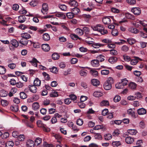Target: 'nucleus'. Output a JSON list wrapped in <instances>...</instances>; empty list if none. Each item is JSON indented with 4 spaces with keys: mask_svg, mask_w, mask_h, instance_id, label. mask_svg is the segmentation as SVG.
Instances as JSON below:
<instances>
[{
    "mask_svg": "<svg viewBox=\"0 0 147 147\" xmlns=\"http://www.w3.org/2000/svg\"><path fill=\"white\" fill-rule=\"evenodd\" d=\"M92 28L94 31H97L102 34H106L108 33L107 31L105 29L102 25L100 24L93 26H92Z\"/></svg>",
    "mask_w": 147,
    "mask_h": 147,
    "instance_id": "f257e3e1",
    "label": "nucleus"
},
{
    "mask_svg": "<svg viewBox=\"0 0 147 147\" xmlns=\"http://www.w3.org/2000/svg\"><path fill=\"white\" fill-rule=\"evenodd\" d=\"M113 82V79L111 78H109L104 83V88L106 90H110L111 88V84Z\"/></svg>",
    "mask_w": 147,
    "mask_h": 147,
    "instance_id": "f03ea898",
    "label": "nucleus"
},
{
    "mask_svg": "<svg viewBox=\"0 0 147 147\" xmlns=\"http://www.w3.org/2000/svg\"><path fill=\"white\" fill-rule=\"evenodd\" d=\"M80 68H82L79 71V74L82 77H86L88 75V71L87 70L85 69V68H88V67H80Z\"/></svg>",
    "mask_w": 147,
    "mask_h": 147,
    "instance_id": "7ed1b4c3",
    "label": "nucleus"
},
{
    "mask_svg": "<svg viewBox=\"0 0 147 147\" xmlns=\"http://www.w3.org/2000/svg\"><path fill=\"white\" fill-rule=\"evenodd\" d=\"M131 11L136 16L139 15L141 13L140 9L139 7H133L131 9Z\"/></svg>",
    "mask_w": 147,
    "mask_h": 147,
    "instance_id": "20e7f679",
    "label": "nucleus"
},
{
    "mask_svg": "<svg viewBox=\"0 0 147 147\" xmlns=\"http://www.w3.org/2000/svg\"><path fill=\"white\" fill-rule=\"evenodd\" d=\"M42 8L41 10V11L43 14H45L48 10V5L47 3H44L42 4Z\"/></svg>",
    "mask_w": 147,
    "mask_h": 147,
    "instance_id": "39448f33",
    "label": "nucleus"
},
{
    "mask_svg": "<svg viewBox=\"0 0 147 147\" xmlns=\"http://www.w3.org/2000/svg\"><path fill=\"white\" fill-rule=\"evenodd\" d=\"M12 45L13 46H11L10 47V49H11L13 47L15 48L18 47L19 45L18 42L15 39L12 40L10 41Z\"/></svg>",
    "mask_w": 147,
    "mask_h": 147,
    "instance_id": "423d86ee",
    "label": "nucleus"
},
{
    "mask_svg": "<svg viewBox=\"0 0 147 147\" xmlns=\"http://www.w3.org/2000/svg\"><path fill=\"white\" fill-rule=\"evenodd\" d=\"M36 86L33 85H29L28 88L30 91L33 93H35L37 91V88L36 87Z\"/></svg>",
    "mask_w": 147,
    "mask_h": 147,
    "instance_id": "0eeeda50",
    "label": "nucleus"
},
{
    "mask_svg": "<svg viewBox=\"0 0 147 147\" xmlns=\"http://www.w3.org/2000/svg\"><path fill=\"white\" fill-rule=\"evenodd\" d=\"M41 47L42 49L45 51L47 52L50 50V47L48 44H43Z\"/></svg>",
    "mask_w": 147,
    "mask_h": 147,
    "instance_id": "6e6552de",
    "label": "nucleus"
},
{
    "mask_svg": "<svg viewBox=\"0 0 147 147\" xmlns=\"http://www.w3.org/2000/svg\"><path fill=\"white\" fill-rule=\"evenodd\" d=\"M29 62L32 65L36 67H37V63H40L39 61L35 58H33Z\"/></svg>",
    "mask_w": 147,
    "mask_h": 147,
    "instance_id": "1a4fd4ad",
    "label": "nucleus"
},
{
    "mask_svg": "<svg viewBox=\"0 0 147 147\" xmlns=\"http://www.w3.org/2000/svg\"><path fill=\"white\" fill-rule=\"evenodd\" d=\"M26 145L27 147H34V144L33 141L29 140L27 141Z\"/></svg>",
    "mask_w": 147,
    "mask_h": 147,
    "instance_id": "9d476101",
    "label": "nucleus"
},
{
    "mask_svg": "<svg viewBox=\"0 0 147 147\" xmlns=\"http://www.w3.org/2000/svg\"><path fill=\"white\" fill-rule=\"evenodd\" d=\"M137 113L139 115H144L146 113V111L145 109L141 108L137 110Z\"/></svg>",
    "mask_w": 147,
    "mask_h": 147,
    "instance_id": "9b49d317",
    "label": "nucleus"
},
{
    "mask_svg": "<svg viewBox=\"0 0 147 147\" xmlns=\"http://www.w3.org/2000/svg\"><path fill=\"white\" fill-rule=\"evenodd\" d=\"M69 5L71 7H76L78 5L77 2L75 0L69 1L68 2Z\"/></svg>",
    "mask_w": 147,
    "mask_h": 147,
    "instance_id": "f8f14e48",
    "label": "nucleus"
},
{
    "mask_svg": "<svg viewBox=\"0 0 147 147\" xmlns=\"http://www.w3.org/2000/svg\"><path fill=\"white\" fill-rule=\"evenodd\" d=\"M92 65L94 67H97L99 65L98 60L97 59H94L92 60L91 62Z\"/></svg>",
    "mask_w": 147,
    "mask_h": 147,
    "instance_id": "ddd939ff",
    "label": "nucleus"
},
{
    "mask_svg": "<svg viewBox=\"0 0 147 147\" xmlns=\"http://www.w3.org/2000/svg\"><path fill=\"white\" fill-rule=\"evenodd\" d=\"M117 60V58L115 57H110L109 59V62L111 63L114 64L116 62Z\"/></svg>",
    "mask_w": 147,
    "mask_h": 147,
    "instance_id": "4468645a",
    "label": "nucleus"
},
{
    "mask_svg": "<svg viewBox=\"0 0 147 147\" xmlns=\"http://www.w3.org/2000/svg\"><path fill=\"white\" fill-rule=\"evenodd\" d=\"M17 89L16 87L12 88L9 92L8 95L9 97L13 96V94H15L17 91Z\"/></svg>",
    "mask_w": 147,
    "mask_h": 147,
    "instance_id": "2eb2a0df",
    "label": "nucleus"
},
{
    "mask_svg": "<svg viewBox=\"0 0 147 147\" xmlns=\"http://www.w3.org/2000/svg\"><path fill=\"white\" fill-rule=\"evenodd\" d=\"M102 22L105 24H110L111 20L108 17H104L102 19Z\"/></svg>",
    "mask_w": 147,
    "mask_h": 147,
    "instance_id": "dca6fc26",
    "label": "nucleus"
},
{
    "mask_svg": "<svg viewBox=\"0 0 147 147\" xmlns=\"http://www.w3.org/2000/svg\"><path fill=\"white\" fill-rule=\"evenodd\" d=\"M90 73L92 76L94 77L97 76L98 75L97 71L94 69H91L90 71Z\"/></svg>",
    "mask_w": 147,
    "mask_h": 147,
    "instance_id": "f3484780",
    "label": "nucleus"
},
{
    "mask_svg": "<svg viewBox=\"0 0 147 147\" xmlns=\"http://www.w3.org/2000/svg\"><path fill=\"white\" fill-rule=\"evenodd\" d=\"M134 141V138L130 137H127L125 138V141L128 144H131Z\"/></svg>",
    "mask_w": 147,
    "mask_h": 147,
    "instance_id": "a211bd4d",
    "label": "nucleus"
},
{
    "mask_svg": "<svg viewBox=\"0 0 147 147\" xmlns=\"http://www.w3.org/2000/svg\"><path fill=\"white\" fill-rule=\"evenodd\" d=\"M28 41L27 39L22 38L20 40L19 42L23 45H26L27 44Z\"/></svg>",
    "mask_w": 147,
    "mask_h": 147,
    "instance_id": "6ab92c4d",
    "label": "nucleus"
},
{
    "mask_svg": "<svg viewBox=\"0 0 147 147\" xmlns=\"http://www.w3.org/2000/svg\"><path fill=\"white\" fill-rule=\"evenodd\" d=\"M92 84L94 86H97L100 84L99 81L97 79H93L91 81Z\"/></svg>",
    "mask_w": 147,
    "mask_h": 147,
    "instance_id": "aec40b11",
    "label": "nucleus"
},
{
    "mask_svg": "<svg viewBox=\"0 0 147 147\" xmlns=\"http://www.w3.org/2000/svg\"><path fill=\"white\" fill-rule=\"evenodd\" d=\"M111 12L115 14H118L121 11V10L114 7H111Z\"/></svg>",
    "mask_w": 147,
    "mask_h": 147,
    "instance_id": "412c9836",
    "label": "nucleus"
},
{
    "mask_svg": "<svg viewBox=\"0 0 147 147\" xmlns=\"http://www.w3.org/2000/svg\"><path fill=\"white\" fill-rule=\"evenodd\" d=\"M55 16L61 19H65L66 18L65 15L63 13L61 12H57L55 14Z\"/></svg>",
    "mask_w": 147,
    "mask_h": 147,
    "instance_id": "4be33fe9",
    "label": "nucleus"
},
{
    "mask_svg": "<svg viewBox=\"0 0 147 147\" xmlns=\"http://www.w3.org/2000/svg\"><path fill=\"white\" fill-rule=\"evenodd\" d=\"M41 84V81L38 78H36L34 80V84L37 86H40Z\"/></svg>",
    "mask_w": 147,
    "mask_h": 147,
    "instance_id": "5701e85b",
    "label": "nucleus"
},
{
    "mask_svg": "<svg viewBox=\"0 0 147 147\" xmlns=\"http://www.w3.org/2000/svg\"><path fill=\"white\" fill-rule=\"evenodd\" d=\"M18 22L20 23L24 22L26 20L25 17L24 16H20L18 17Z\"/></svg>",
    "mask_w": 147,
    "mask_h": 147,
    "instance_id": "b1692460",
    "label": "nucleus"
},
{
    "mask_svg": "<svg viewBox=\"0 0 147 147\" xmlns=\"http://www.w3.org/2000/svg\"><path fill=\"white\" fill-rule=\"evenodd\" d=\"M103 95V93L100 91H95L93 93L94 96L96 97H99L102 96Z\"/></svg>",
    "mask_w": 147,
    "mask_h": 147,
    "instance_id": "393cba45",
    "label": "nucleus"
},
{
    "mask_svg": "<svg viewBox=\"0 0 147 147\" xmlns=\"http://www.w3.org/2000/svg\"><path fill=\"white\" fill-rule=\"evenodd\" d=\"M39 105L37 102H34L32 105L33 109L35 111L37 110L39 108Z\"/></svg>",
    "mask_w": 147,
    "mask_h": 147,
    "instance_id": "a878e982",
    "label": "nucleus"
},
{
    "mask_svg": "<svg viewBox=\"0 0 147 147\" xmlns=\"http://www.w3.org/2000/svg\"><path fill=\"white\" fill-rule=\"evenodd\" d=\"M21 36L22 38L27 39H29L31 37L29 33L27 32L22 33L21 34Z\"/></svg>",
    "mask_w": 147,
    "mask_h": 147,
    "instance_id": "bb28decb",
    "label": "nucleus"
},
{
    "mask_svg": "<svg viewBox=\"0 0 147 147\" xmlns=\"http://www.w3.org/2000/svg\"><path fill=\"white\" fill-rule=\"evenodd\" d=\"M71 10V12L74 15H77L80 11L79 9L76 7H75L72 8Z\"/></svg>",
    "mask_w": 147,
    "mask_h": 147,
    "instance_id": "cd10ccee",
    "label": "nucleus"
},
{
    "mask_svg": "<svg viewBox=\"0 0 147 147\" xmlns=\"http://www.w3.org/2000/svg\"><path fill=\"white\" fill-rule=\"evenodd\" d=\"M75 32L79 36H81L84 34L83 30L80 28H77L75 30Z\"/></svg>",
    "mask_w": 147,
    "mask_h": 147,
    "instance_id": "c85d7f7f",
    "label": "nucleus"
},
{
    "mask_svg": "<svg viewBox=\"0 0 147 147\" xmlns=\"http://www.w3.org/2000/svg\"><path fill=\"white\" fill-rule=\"evenodd\" d=\"M127 41L129 44L132 45L134 44L136 42V40L132 38H130L127 39Z\"/></svg>",
    "mask_w": 147,
    "mask_h": 147,
    "instance_id": "c756f323",
    "label": "nucleus"
},
{
    "mask_svg": "<svg viewBox=\"0 0 147 147\" xmlns=\"http://www.w3.org/2000/svg\"><path fill=\"white\" fill-rule=\"evenodd\" d=\"M100 105L102 106H107L109 105V102L108 100H103L100 103Z\"/></svg>",
    "mask_w": 147,
    "mask_h": 147,
    "instance_id": "7c9ffc66",
    "label": "nucleus"
},
{
    "mask_svg": "<svg viewBox=\"0 0 147 147\" xmlns=\"http://www.w3.org/2000/svg\"><path fill=\"white\" fill-rule=\"evenodd\" d=\"M103 45L99 43H95L94 42L92 46L95 48H98L101 47H102Z\"/></svg>",
    "mask_w": 147,
    "mask_h": 147,
    "instance_id": "2f4dec72",
    "label": "nucleus"
},
{
    "mask_svg": "<svg viewBox=\"0 0 147 147\" xmlns=\"http://www.w3.org/2000/svg\"><path fill=\"white\" fill-rule=\"evenodd\" d=\"M14 144L13 141H9L6 142L5 147H13Z\"/></svg>",
    "mask_w": 147,
    "mask_h": 147,
    "instance_id": "473e14b6",
    "label": "nucleus"
},
{
    "mask_svg": "<svg viewBox=\"0 0 147 147\" xmlns=\"http://www.w3.org/2000/svg\"><path fill=\"white\" fill-rule=\"evenodd\" d=\"M25 123L26 126L31 128H32L34 127L32 123L30 122L25 120Z\"/></svg>",
    "mask_w": 147,
    "mask_h": 147,
    "instance_id": "72a5a7b5",
    "label": "nucleus"
},
{
    "mask_svg": "<svg viewBox=\"0 0 147 147\" xmlns=\"http://www.w3.org/2000/svg\"><path fill=\"white\" fill-rule=\"evenodd\" d=\"M126 17L128 19H131L134 20L135 19L134 16L129 13H125Z\"/></svg>",
    "mask_w": 147,
    "mask_h": 147,
    "instance_id": "f704fd0d",
    "label": "nucleus"
},
{
    "mask_svg": "<svg viewBox=\"0 0 147 147\" xmlns=\"http://www.w3.org/2000/svg\"><path fill=\"white\" fill-rule=\"evenodd\" d=\"M105 140H109L112 138V135L111 134H108L104 135Z\"/></svg>",
    "mask_w": 147,
    "mask_h": 147,
    "instance_id": "c9c22d12",
    "label": "nucleus"
},
{
    "mask_svg": "<svg viewBox=\"0 0 147 147\" xmlns=\"http://www.w3.org/2000/svg\"><path fill=\"white\" fill-rule=\"evenodd\" d=\"M43 40L45 41H48L50 39V37L49 35L47 33L44 34L43 36Z\"/></svg>",
    "mask_w": 147,
    "mask_h": 147,
    "instance_id": "e433bc0d",
    "label": "nucleus"
},
{
    "mask_svg": "<svg viewBox=\"0 0 147 147\" xmlns=\"http://www.w3.org/2000/svg\"><path fill=\"white\" fill-rule=\"evenodd\" d=\"M129 30L131 32L134 34H137L139 32L137 28L133 27L129 28Z\"/></svg>",
    "mask_w": 147,
    "mask_h": 147,
    "instance_id": "4c0bfd02",
    "label": "nucleus"
},
{
    "mask_svg": "<svg viewBox=\"0 0 147 147\" xmlns=\"http://www.w3.org/2000/svg\"><path fill=\"white\" fill-rule=\"evenodd\" d=\"M10 109L12 111L16 112L18 110V107L17 105H15L11 107Z\"/></svg>",
    "mask_w": 147,
    "mask_h": 147,
    "instance_id": "58836bf2",
    "label": "nucleus"
},
{
    "mask_svg": "<svg viewBox=\"0 0 147 147\" xmlns=\"http://www.w3.org/2000/svg\"><path fill=\"white\" fill-rule=\"evenodd\" d=\"M7 92L4 90H2L0 91V96L1 97H4L7 96Z\"/></svg>",
    "mask_w": 147,
    "mask_h": 147,
    "instance_id": "ea45409f",
    "label": "nucleus"
},
{
    "mask_svg": "<svg viewBox=\"0 0 147 147\" xmlns=\"http://www.w3.org/2000/svg\"><path fill=\"white\" fill-rule=\"evenodd\" d=\"M31 42V44H33V47L35 48H38L40 47V44L38 42H32L31 41H30Z\"/></svg>",
    "mask_w": 147,
    "mask_h": 147,
    "instance_id": "a19ab883",
    "label": "nucleus"
},
{
    "mask_svg": "<svg viewBox=\"0 0 147 147\" xmlns=\"http://www.w3.org/2000/svg\"><path fill=\"white\" fill-rule=\"evenodd\" d=\"M6 71V69L3 66H0V74H3L5 73Z\"/></svg>",
    "mask_w": 147,
    "mask_h": 147,
    "instance_id": "79ce46f5",
    "label": "nucleus"
},
{
    "mask_svg": "<svg viewBox=\"0 0 147 147\" xmlns=\"http://www.w3.org/2000/svg\"><path fill=\"white\" fill-rule=\"evenodd\" d=\"M52 56V59L54 60L58 59L60 57L59 55L56 53L53 54Z\"/></svg>",
    "mask_w": 147,
    "mask_h": 147,
    "instance_id": "37998d69",
    "label": "nucleus"
},
{
    "mask_svg": "<svg viewBox=\"0 0 147 147\" xmlns=\"http://www.w3.org/2000/svg\"><path fill=\"white\" fill-rule=\"evenodd\" d=\"M42 142V139L41 138L38 137L36 138L35 140V143L36 145L37 146L39 145Z\"/></svg>",
    "mask_w": 147,
    "mask_h": 147,
    "instance_id": "c03bdc74",
    "label": "nucleus"
},
{
    "mask_svg": "<svg viewBox=\"0 0 147 147\" xmlns=\"http://www.w3.org/2000/svg\"><path fill=\"white\" fill-rule=\"evenodd\" d=\"M82 29L83 32V33H84L86 34H88L90 32L89 28L86 26L84 27Z\"/></svg>",
    "mask_w": 147,
    "mask_h": 147,
    "instance_id": "a18cd8bd",
    "label": "nucleus"
},
{
    "mask_svg": "<svg viewBox=\"0 0 147 147\" xmlns=\"http://www.w3.org/2000/svg\"><path fill=\"white\" fill-rule=\"evenodd\" d=\"M113 100L114 102H117L121 100V97L119 95H116L113 98Z\"/></svg>",
    "mask_w": 147,
    "mask_h": 147,
    "instance_id": "49530a36",
    "label": "nucleus"
},
{
    "mask_svg": "<svg viewBox=\"0 0 147 147\" xmlns=\"http://www.w3.org/2000/svg\"><path fill=\"white\" fill-rule=\"evenodd\" d=\"M109 70L108 69H103L101 71V74L104 75H108L109 73Z\"/></svg>",
    "mask_w": 147,
    "mask_h": 147,
    "instance_id": "de8ad7c7",
    "label": "nucleus"
},
{
    "mask_svg": "<svg viewBox=\"0 0 147 147\" xmlns=\"http://www.w3.org/2000/svg\"><path fill=\"white\" fill-rule=\"evenodd\" d=\"M51 72L53 73H57L58 71L57 68L55 67H53L51 68H49Z\"/></svg>",
    "mask_w": 147,
    "mask_h": 147,
    "instance_id": "09e8293b",
    "label": "nucleus"
},
{
    "mask_svg": "<svg viewBox=\"0 0 147 147\" xmlns=\"http://www.w3.org/2000/svg\"><path fill=\"white\" fill-rule=\"evenodd\" d=\"M54 136L56 139L57 140V141L59 142H60V140L61 139V136L59 134H56L54 135Z\"/></svg>",
    "mask_w": 147,
    "mask_h": 147,
    "instance_id": "8fccbe9b",
    "label": "nucleus"
},
{
    "mask_svg": "<svg viewBox=\"0 0 147 147\" xmlns=\"http://www.w3.org/2000/svg\"><path fill=\"white\" fill-rule=\"evenodd\" d=\"M66 15L67 17L69 19L72 18L74 16V15L72 12L67 13Z\"/></svg>",
    "mask_w": 147,
    "mask_h": 147,
    "instance_id": "3c124183",
    "label": "nucleus"
},
{
    "mask_svg": "<svg viewBox=\"0 0 147 147\" xmlns=\"http://www.w3.org/2000/svg\"><path fill=\"white\" fill-rule=\"evenodd\" d=\"M70 37L71 38L74 40H76L80 38L77 35L75 34H71L70 35Z\"/></svg>",
    "mask_w": 147,
    "mask_h": 147,
    "instance_id": "603ef678",
    "label": "nucleus"
},
{
    "mask_svg": "<svg viewBox=\"0 0 147 147\" xmlns=\"http://www.w3.org/2000/svg\"><path fill=\"white\" fill-rule=\"evenodd\" d=\"M128 133L131 135H135L137 133L136 130L134 129H130L128 130Z\"/></svg>",
    "mask_w": 147,
    "mask_h": 147,
    "instance_id": "864d4df0",
    "label": "nucleus"
},
{
    "mask_svg": "<svg viewBox=\"0 0 147 147\" xmlns=\"http://www.w3.org/2000/svg\"><path fill=\"white\" fill-rule=\"evenodd\" d=\"M42 75L45 78V80H49L50 79V77L49 75L45 72H44L42 73Z\"/></svg>",
    "mask_w": 147,
    "mask_h": 147,
    "instance_id": "5fc2aeb1",
    "label": "nucleus"
},
{
    "mask_svg": "<svg viewBox=\"0 0 147 147\" xmlns=\"http://www.w3.org/2000/svg\"><path fill=\"white\" fill-rule=\"evenodd\" d=\"M129 87L131 89H135L136 88V84L132 82L129 84Z\"/></svg>",
    "mask_w": 147,
    "mask_h": 147,
    "instance_id": "6e6d98bb",
    "label": "nucleus"
},
{
    "mask_svg": "<svg viewBox=\"0 0 147 147\" xmlns=\"http://www.w3.org/2000/svg\"><path fill=\"white\" fill-rule=\"evenodd\" d=\"M104 58V57L102 55H100L97 57V60H98L99 62V61L102 62L104 61L105 60Z\"/></svg>",
    "mask_w": 147,
    "mask_h": 147,
    "instance_id": "4d7b16f0",
    "label": "nucleus"
},
{
    "mask_svg": "<svg viewBox=\"0 0 147 147\" xmlns=\"http://www.w3.org/2000/svg\"><path fill=\"white\" fill-rule=\"evenodd\" d=\"M121 50L124 52H126L129 50V48L128 46L124 45L122 47Z\"/></svg>",
    "mask_w": 147,
    "mask_h": 147,
    "instance_id": "13d9d810",
    "label": "nucleus"
},
{
    "mask_svg": "<svg viewBox=\"0 0 147 147\" xmlns=\"http://www.w3.org/2000/svg\"><path fill=\"white\" fill-rule=\"evenodd\" d=\"M112 124H115L118 125H120L122 123V120H115L114 121H111Z\"/></svg>",
    "mask_w": 147,
    "mask_h": 147,
    "instance_id": "bf43d9fd",
    "label": "nucleus"
},
{
    "mask_svg": "<svg viewBox=\"0 0 147 147\" xmlns=\"http://www.w3.org/2000/svg\"><path fill=\"white\" fill-rule=\"evenodd\" d=\"M1 104L3 107L7 106L9 104V102L6 100H1Z\"/></svg>",
    "mask_w": 147,
    "mask_h": 147,
    "instance_id": "052dcab7",
    "label": "nucleus"
},
{
    "mask_svg": "<svg viewBox=\"0 0 147 147\" xmlns=\"http://www.w3.org/2000/svg\"><path fill=\"white\" fill-rule=\"evenodd\" d=\"M20 96L21 98L24 99L27 97V95L24 92H21L20 93Z\"/></svg>",
    "mask_w": 147,
    "mask_h": 147,
    "instance_id": "680f3d73",
    "label": "nucleus"
},
{
    "mask_svg": "<svg viewBox=\"0 0 147 147\" xmlns=\"http://www.w3.org/2000/svg\"><path fill=\"white\" fill-rule=\"evenodd\" d=\"M36 124L39 127H43V126L45 124H44L42 122L38 120L36 122Z\"/></svg>",
    "mask_w": 147,
    "mask_h": 147,
    "instance_id": "e2e57ef3",
    "label": "nucleus"
},
{
    "mask_svg": "<svg viewBox=\"0 0 147 147\" xmlns=\"http://www.w3.org/2000/svg\"><path fill=\"white\" fill-rule=\"evenodd\" d=\"M112 144L114 146H118L121 145V143L119 141H114L112 142Z\"/></svg>",
    "mask_w": 147,
    "mask_h": 147,
    "instance_id": "0e129e2a",
    "label": "nucleus"
},
{
    "mask_svg": "<svg viewBox=\"0 0 147 147\" xmlns=\"http://www.w3.org/2000/svg\"><path fill=\"white\" fill-rule=\"evenodd\" d=\"M103 128V125H98L94 127L93 129L95 130H98L99 129H102Z\"/></svg>",
    "mask_w": 147,
    "mask_h": 147,
    "instance_id": "69168bd1",
    "label": "nucleus"
},
{
    "mask_svg": "<svg viewBox=\"0 0 147 147\" xmlns=\"http://www.w3.org/2000/svg\"><path fill=\"white\" fill-rule=\"evenodd\" d=\"M83 120L80 119H78L76 121L77 124L79 126L82 125L83 124Z\"/></svg>",
    "mask_w": 147,
    "mask_h": 147,
    "instance_id": "338daca9",
    "label": "nucleus"
},
{
    "mask_svg": "<svg viewBox=\"0 0 147 147\" xmlns=\"http://www.w3.org/2000/svg\"><path fill=\"white\" fill-rule=\"evenodd\" d=\"M58 96L57 92L56 91H54L50 94V96L52 97H57Z\"/></svg>",
    "mask_w": 147,
    "mask_h": 147,
    "instance_id": "774afa93",
    "label": "nucleus"
}]
</instances>
